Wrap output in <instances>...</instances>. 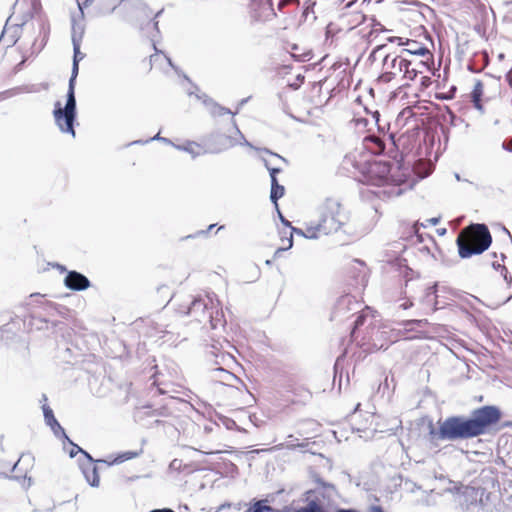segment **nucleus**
I'll return each mask as SVG.
<instances>
[{"mask_svg": "<svg viewBox=\"0 0 512 512\" xmlns=\"http://www.w3.org/2000/svg\"><path fill=\"white\" fill-rule=\"evenodd\" d=\"M413 224L418 225L420 224L419 221H415Z\"/></svg>", "mask_w": 512, "mask_h": 512, "instance_id": "59", "label": "nucleus"}, {"mask_svg": "<svg viewBox=\"0 0 512 512\" xmlns=\"http://www.w3.org/2000/svg\"><path fill=\"white\" fill-rule=\"evenodd\" d=\"M295 226H283V228L279 231L281 236V245L278 248V251H285L292 247L293 245V234L295 233Z\"/></svg>", "mask_w": 512, "mask_h": 512, "instance_id": "12", "label": "nucleus"}, {"mask_svg": "<svg viewBox=\"0 0 512 512\" xmlns=\"http://www.w3.org/2000/svg\"><path fill=\"white\" fill-rule=\"evenodd\" d=\"M22 457L16 461V455L12 451L6 449L0 442V474H6L8 471L21 472L20 464Z\"/></svg>", "mask_w": 512, "mask_h": 512, "instance_id": "7", "label": "nucleus"}, {"mask_svg": "<svg viewBox=\"0 0 512 512\" xmlns=\"http://www.w3.org/2000/svg\"><path fill=\"white\" fill-rule=\"evenodd\" d=\"M468 69H469L471 72H474V73H478V72H479V70H475V69H473L471 65H469V66H468Z\"/></svg>", "mask_w": 512, "mask_h": 512, "instance_id": "50", "label": "nucleus"}, {"mask_svg": "<svg viewBox=\"0 0 512 512\" xmlns=\"http://www.w3.org/2000/svg\"><path fill=\"white\" fill-rule=\"evenodd\" d=\"M413 231L415 232L417 238H418V242L419 243H424L425 242V238L423 236V233H420L419 230L417 229V226H411Z\"/></svg>", "mask_w": 512, "mask_h": 512, "instance_id": "33", "label": "nucleus"}, {"mask_svg": "<svg viewBox=\"0 0 512 512\" xmlns=\"http://www.w3.org/2000/svg\"><path fill=\"white\" fill-rule=\"evenodd\" d=\"M231 123L236 133L239 135L241 141H237L232 136L215 131L203 138V153L219 154L238 144L253 147L241 133L234 119H231Z\"/></svg>", "mask_w": 512, "mask_h": 512, "instance_id": "6", "label": "nucleus"}, {"mask_svg": "<svg viewBox=\"0 0 512 512\" xmlns=\"http://www.w3.org/2000/svg\"><path fill=\"white\" fill-rule=\"evenodd\" d=\"M321 226H306L305 231L299 228L295 229V234L305 238L314 239L318 237Z\"/></svg>", "mask_w": 512, "mask_h": 512, "instance_id": "19", "label": "nucleus"}, {"mask_svg": "<svg viewBox=\"0 0 512 512\" xmlns=\"http://www.w3.org/2000/svg\"><path fill=\"white\" fill-rule=\"evenodd\" d=\"M268 171L270 175V181L273 182L274 180H278L277 175L282 171V169L280 167L273 166L268 167Z\"/></svg>", "mask_w": 512, "mask_h": 512, "instance_id": "27", "label": "nucleus"}, {"mask_svg": "<svg viewBox=\"0 0 512 512\" xmlns=\"http://www.w3.org/2000/svg\"><path fill=\"white\" fill-rule=\"evenodd\" d=\"M317 224H347L350 221L349 210L340 199L326 197L315 210Z\"/></svg>", "mask_w": 512, "mask_h": 512, "instance_id": "5", "label": "nucleus"}, {"mask_svg": "<svg viewBox=\"0 0 512 512\" xmlns=\"http://www.w3.org/2000/svg\"><path fill=\"white\" fill-rule=\"evenodd\" d=\"M501 412L495 406H483L474 412V417L462 419L460 417H448L440 424L437 436L441 440L468 439L486 432L491 425L498 423Z\"/></svg>", "mask_w": 512, "mask_h": 512, "instance_id": "1", "label": "nucleus"}, {"mask_svg": "<svg viewBox=\"0 0 512 512\" xmlns=\"http://www.w3.org/2000/svg\"><path fill=\"white\" fill-rule=\"evenodd\" d=\"M284 192L285 188L283 185L279 184L278 180L271 182L270 200L276 207L278 200L283 197Z\"/></svg>", "mask_w": 512, "mask_h": 512, "instance_id": "17", "label": "nucleus"}, {"mask_svg": "<svg viewBox=\"0 0 512 512\" xmlns=\"http://www.w3.org/2000/svg\"><path fill=\"white\" fill-rule=\"evenodd\" d=\"M454 176H455V179H456L457 181H461V180H462V178H461L460 174L455 173V174H454Z\"/></svg>", "mask_w": 512, "mask_h": 512, "instance_id": "49", "label": "nucleus"}, {"mask_svg": "<svg viewBox=\"0 0 512 512\" xmlns=\"http://www.w3.org/2000/svg\"><path fill=\"white\" fill-rule=\"evenodd\" d=\"M140 143H142V141L138 140V141H134V142L130 143V145H132V144H140Z\"/></svg>", "mask_w": 512, "mask_h": 512, "instance_id": "52", "label": "nucleus"}, {"mask_svg": "<svg viewBox=\"0 0 512 512\" xmlns=\"http://www.w3.org/2000/svg\"><path fill=\"white\" fill-rule=\"evenodd\" d=\"M86 480L91 486L97 487L100 482V477L95 466H91L84 470Z\"/></svg>", "mask_w": 512, "mask_h": 512, "instance_id": "18", "label": "nucleus"}, {"mask_svg": "<svg viewBox=\"0 0 512 512\" xmlns=\"http://www.w3.org/2000/svg\"><path fill=\"white\" fill-rule=\"evenodd\" d=\"M471 102L473 103V106L475 109H477L480 112L484 111V108H483V105L481 102V98H479V100L471 99Z\"/></svg>", "mask_w": 512, "mask_h": 512, "instance_id": "31", "label": "nucleus"}, {"mask_svg": "<svg viewBox=\"0 0 512 512\" xmlns=\"http://www.w3.org/2000/svg\"><path fill=\"white\" fill-rule=\"evenodd\" d=\"M76 452H82L83 454L89 457L87 452L83 451L78 445L73 444V449L71 450L70 455L73 457L75 456Z\"/></svg>", "mask_w": 512, "mask_h": 512, "instance_id": "34", "label": "nucleus"}, {"mask_svg": "<svg viewBox=\"0 0 512 512\" xmlns=\"http://www.w3.org/2000/svg\"><path fill=\"white\" fill-rule=\"evenodd\" d=\"M133 8L135 10L139 11L140 13H142L145 18L148 19L150 17L151 10L147 6V4L145 2H143L142 0H134Z\"/></svg>", "mask_w": 512, "mask_h": 512, "instance_id": "21", "label": "nucleus"}, {"mask_svg": "<svg viewBox=\"0 0 512 512\" xmlns=\"http://www.w3.org/2000/svg\"><path fill=\"white\" fill-rule=\"evenodd\" d=\"M354 1H355V0H352V1L348 2L346 6H347V7H351Z\"/></svg>", "mask_w": 512, "mask_h": 512, "instance_id": "51", "label": "nucleus"}, {"mask_svg": "<svg viewBox=\"0 0 512 512\" xmlns=\"http://www.w3.org/2000/svg\"><path fill=\"white\" fill-rule=\"evenodd\" d=\"M505 259L506 258L504 256H502V258H501L502 263L495 261L493 263V267L504 278L507 285L510 286L512 284V275L509 272L507 265L505 264Z\"/></svg>", "mask_w": 512, "mask_h": 512, "instance_id": "16", "label": "nucleus"}, {"mask_svg": "<svg viewBox=\"0 0 512 512\" xmlns=\"http://www.w3.org/2000/svg\"><path fill=\"white\" fill-rule=\"evenodd\" d=\"M413 306V302L409 299H403V301L399 304V307L403 310H406Z\"/></svg>", "mask_w": 512, "mask_h": 512, "instance_id": "32", "label": "nucleus"}, {"mask_svg": "<svg viewBox=\"0 0 512 512\" xmlns=\"http://www.w3.org/2000/svg\"><path fill=\"white\" fill-rule=\"evenodd\" d=\"M385 47H386V45H384V44H383V45H378V46H376V47L374 48V50H373V54H375V53H377L378 51H380V50L384 49Z\"/></svg>", "mask_w": 512, "mask_h": 512, "instance_id": "46", "label": "nucleus"}, {"mask_svg": "<svg viewBox=\"0 0 512 512\" xmlns=\"http://www.w3.org/2000/svg\"><path fill=\"white\" fill-rule=\"evenodd\" d=\"M453 96L442 97V99H452Z\"/></svg>", "mask_w": 512, "mask_h": 512, "instance_id": "57", "label": "nucleus"}, {"mask_svg": "<svg viewBox=\"0 0 512 512\" xmlns=\"http://www.w3.org/2000/svg\"><path fill=\"white\" fill-rule=\"evenodd\" d=\"M196 97L203 102L205 107L208 109L210 114L212 116H222L226 114L235 115V113H232L230 109L221 106L220 104L216 103L213 99L208 97L205 93L196 94Z\"/></svg>", "mask_w": 512, "mask_h": 512, "instance_id": "11", "label": "nucleus"}, {"mask_svg": "<svg viewBox=\"0 0 512 512\" xmlns=\"http://www.w3.org/2000/svg\"><path fill=\"white\" fill-rule=\"evenodd\" d=\"M188 314L199 323L209 324L212 329L224 326L226 323L220 301L209 294L194 300Z\"/></svg>", "mask_w": 512, "mask_h": 512, "instance_id": "4", "label": "nucleus"}, {"mask_svg": "<svg viewBox=\"0 0 512 512\" xmlns=\"http://www.w3.org/2000/svg\"><path fill=\"white\" fill-rule=\"evenodd\" d=\"M499 123H500V121H499L498 119H496V120L494 121V125H499Z\"/></svg>", "mask_w": 512, "mask_h": 512, "instance_id": "55", "label": "nucleus"}, {"mask_svg": "<svg viewBox=\"0 0 512 512\" xmlns=\"http://www.w3.org/2000/svg\"><path fill=\"white\" fill-rule=\"evenodd\" d=\"M292 49H293L294 51H297V45H293Z\"/></svg>", "mask_w": 512, "mask_h": 512, "instance_id": "58", "label": "nucleus"}, {"mask_svg": "<svg viewBox=\"0 0 512 512\" xmlns=\"http://www.w3.org/2000/svg\"><path fill=\"white\" fill-rule=\"evenodd\" d=\"M363 321H364V316L363 315L358 316L357 319L355 320V326L358 327V326L362 325Z\"/></svg>", "mask_w": 512, "mask_h": 512, "instance_id": "41", "label": "nucleus"}, {"mask_svg": "<svg viewBox=\"0 0 512 512\" xmlns=\"http://www.w3.org/2000/svg\"><path fill=\"white\" fill-rule=\"evenodd\" d=\"M4 33H5V29L3 30V32H2V34L0 36V42L3 41L6 44L7 47H11V46L15 45L16 42H17V39L14 38V37H11L9 39H5Z\"/></svg>", "mask_w": 512, "mask_h": 512, "instance_id": "28", "label": "nucleus"}, {"mask_svg": "<svg viewBox=\"0 0 512 512\" xmlns=\"http://www.w3.org/2000/svg\"><path fill=\"white\" fill-rule=\"evenodd\" d=\"M441 220V217L440 216H437V217H432L430 219L427 220L428 224H438Z\"/></svg>", "mask_w": 512, "mask_h": 512, "instance_id": "40", "label": "nucleus"}, {"mask_svg": "<svg viewBox=\"0 0 512 512\" xmlns=\"http://www.w3.org/2000/svg\"><path fill=\"white\" fill-rule=\"evenodd\" d=\"M388 58H389V55H386L384 58V63H386L388 61Z\"/></svg>", "mask_w": 512, "mask_h": 512, "instance_id": "54", "label": "nucleus"}, {"mask_svg": "<svg viewBox=\"0 0 512 512\" xmlns=\"http://www.w3.org/2000/svg\"><path fill=\"white\" fill-rule=\"evenodd\" d=\"M391 165L386 162H375L370 167V173L377 174L381 181L389 180Z\"/></svg>", "mask_w": 512, "mask_h": 512, "instance_id": "13", "label": "nucleus"}, {"mask_svg": "<svg viewBox=\"0 0 512 512\" xmlns=\"http://www.w3.org/2000/svg\"><path fill=\"white\" fill-rule=\"evenodd\" d=\"M262 161L267 170H268V167H273V165L271 164V162L269 160L262 158Z\"/></svg>", "mask_w": 512, "mask_h": 512, "instance_id": "44", "label": "nucleus"}, {"mask_svg": "<svg viewBox=\"0 0 512 512\" xmlns=\"http://www.w3.org/2000/svg\"><path fill=\"white\" fill-rule=\"evenodd\" d=\"M163 12V9H161L160 11H158L153 19V26H154V29L157 31V33H159V28H158V21L156 20L157 17L161 16Z\"/></svg>", "mask_w": 512, "mask_h": 512, "instance_id": "36", "label": "nucleus"}, {"mask_svg": "<svg viewBox=\"0 0 512 512\" xmlns=\"http://www.w3.org/2000/svg\"><path fill=\"white\" fill-rule=\"evenodd\" d=\"M410 323L420 324V323H422V320H412V321H408L406 324H410Z\"/></svg>", "mask_w": 512, "mask_h": 512, "instance_id": "47", "label": "nucleus"}, {"mask_svg": "<svg viewBox=\"0 0 512 512\" xmlns=\"http://www.w3.org/2000/svg\"><path fill=\"white\" fill-rule=\"evenodd\" d=\"M402 53L417 55V56H425L428 53V49L425 46H419L416 50L412 49H403Z\"/></svg>", "mask_w": 512, "mask_h": 512, "instance_id": "25", "label": "nucleus"}, {"mask_svg": "<svg viewBox=\"0 0 512 512\" xmlns=\"http://www.w3.org/2000/svg\"><path fill=\"white\" fill-rule=\"evenodd\" d=\"M436 233L439 236H443L446 233V228H438V229H436Z\"/></svg>", "mask_w": 512, "mask_h": 512, "instance_id": "45", "label": "nucleus"}, {"mask_svg": "<svg viewBox=\"0 0 512 512\" xmlns=\"http://www.w3.org/2000/svg\"><path fill=\"white\" fill-rule=\"evenodd\" d=\"M483 95V84L480 80H477L472 92L470 93V98L479 100V98H482Z\"/></svg>", "mask_w": 512, "mask_h": 512, "instance_id": "23", "label": "nucleus"}, {"mask_svg": "<svg viewBox=\"0 0 512 512\" xmlns=\"http://www.w3.org/2000/svg\"><path fill=\"white\" fill-rule=\"evenodd\" d=\"M248 101V98L242 99L239 103V107L243 106Z\"/></svg>", "mask_w": 512, "mask_h": 512, "instance_id": "48", "label": "nucleus"}, {"mask_svg": "<svg viewBox=\"0 0 512 512\" xmlns=\"http://www.w3.org/2000/svg\"><path fill=\"white\" fill-rule=\"evenodd\" d=\"M375 116L377 117L376 120L378 121V118H379V112L378 111H376Z\"/></svg>", "mask_w": 512, "mask_h": 512, "instance_id": "56", "label": "nucleus"}, {"mask_svg": "<svg viewBox=\"0 0 512 512\" xmlns=\"http://www.w3.org/2000/svg\"><path fill=\"white\" fill-rule=\"evenodd\" d=\"M65 286L71 290L81 291L90 286V281L84 275L76 271H70L64 280Z\"/></svg>", "mask_w": 512, "mask_h": 512, "instance_id": "8", "label": "nucleus"}, {"mask_svg": "<svg viewBox=\"0 0 512 512\" xmlns=\"http://www.w3.org/2000/svg\"><path fill=\"white\" fill-rule=\"evenodd\" d=\"M310 55V53H304L303 55H296V54H293V57L298 60V61H306V60H309L310 57H308Z\"/></svg>", "mask_w": 512, "mask_h": 512, "instance_id": "37", "label": "nucleus"}, {"mask_svg": "<svg viewBox=\"0 0 512 512\" xmlns=\"http://www.w3.org/2000/svg\"><path fill=\"white\" fill-rule=\"evenodd\" d=\"M303 79H304V77H303V76L298 75L297 80H301V81H303Z\"/></svg>", "mask_w": 512, "mask_h": 512, "instance_id": "53", "label": "nucleus"}, {"mask_svg": "<svg viewBox=\"0 0 512 512\" xmlns=\"http://www.w3.org/2000/svg\"><path fill=\"white\" fill-rule=\"evenodd\" d=\"M83 30L79 35L76 33V28L73 25L72 29V44H73V62L71 76L68 82V90L66 94V104L62 107L61 102L57 101L54 105L53 116L55 123L59 130L63 133L71 134L75 137L74 124L77 118V103L75 97V84L76 78L79 73V62L84 58V54L80 51Z\"/></svg>", "mask_w": 512, "mask_h": 512, "instance_id": "2", "label": "nucleus"}, {"mask_svg": "<svg viewBox=\"0 0 512 512\" xmlns=\"http://www.w3.org/2000/svg\"><path fill=\"white\" fill-rule=\"evenodd\" d=\"M478 220H479L478 218H469L467 215H461V216L457 217L455 220L449 221L448 224H459L462 221H468L469 225L480 224L478 222Z\"/></svg>", "mask_w": 512, "mask_h": 512, "instance_id": "24", "label": "nucleus"}, {"mask_svg": "<svg viewBox=\"0 0 512 512\" xmlns=\"http://www.w3.org/2000/svg\"><path fill=\"white\" fill-rule=\"evenodd\" d=\"M123 0H98L97 8L100 15H106L112 13ZM93 0H85L84 2L78 3L79 10L83 14V8H87L92 4Z\"/></svg>", "mask_w": 512, "mask_h": 512, "instance_id": "9", "label": "nucleus"}, {"mask_svg": "<svg viewBox=\"0 0 512 512\" xmlns=\"http://www.w3.org/2000/svg\"><path fill=\"white\" fill-rule=\"evenodd\" d=\"M43 412L47 424L52 427L54 432L56 434H58V432H61L62 434L65 435V431L54 417L53 411L49 407L45 406L43 407Z\"/></svg>", "mask_w": 512, "mask_h": 512, "instance_id": "14", "label": "nucleus"}, {"mask_svg": "<svg viewBox=\"0 0 512 512\" xmlns=\"http://www.w3.org/2000/svg\"><path fill=\"white\" fill-rule=\"evenodd\" d=\"M151 512H175L172 509L169 508H163V509H154Z\"/></svg>", "mask_w": 512, "mask_h": 512, "instance_id": "43", "label": "nucleus"}, {"mask_svg": "<svg viewBox=\"0 0 512 512\" xmlns=\"http://www.w3.org/2000/svg\"><path fill=\"white\" fill-rule=\"evenodd\" d=\"M506 79L509 82V84L512 86V68L507 72Z\"/></svg>", "mask_w": 512, "mask_h": 512, "instance_id": "42", "label": "nucleus"}, {"mask_svg": "<svg viewBox=\"0 0 512 512\" xmlns=\"http://www.w3.org/2000/svg\"><path fill=\"white\" fill-rule=\"evenodd\" d=\"M263 151H264L265 153H267V154H270V155H272V156H274V157L278 158L279 160H281V161H283V162H287V160H286L284 157L280 156V155H279V154H277V153L272 152L271 150H269V149H267V148L263 149Z\"/></svg>", "mask_w": 512, "mask_h": 512, "instance_id": "35", "label": "nucleus"}, {"mask_svg": "<svg viewBox=\"0 0 512 512\" xmlns=\"http://www.w3.org/2000/svg\"><path fill=\"white\" fill-rule=\"evenodd\" d=\"M265 503H266L265 500L257 501L253 505L252 509H249L246 512H275V510L273 508H271L270 506L266 505Z\"/></svg>", "mask_w": 512, "mask_h": 512, "instance_id": "22", "label": "nucleus"}, {"mask_svg": "<svg viewBox=\"0 0 512 512\" xmlns=\"http://www.w3.org/2000/svg\"><path fill=\"white\" fill-rule=\"evenodd\" d=\"M456 243L459 256L469 258L486 251L492 243V236L487 226H465L459 232Z\"/></svg>", "mask_w": 512, "mask_h": 512, "instance_id": "3", "label": "nucleus"}, {"mask_svg": "<svg viewBox=\"0 0 512 512\" xmlns=\"http://www.w3.org/2000/svg\"><path fill=\"white\" fill-rule=\"evenodd\" d=\"M153 48H154V50H155V53H154V54H152V55L150 56V63H151V64H153V63L157 60V58H158V55H159V54H163V56H164V58L166 59V61H167L168 65H169L172 69H174V71H175L177 74H180V70H179V68H178V67L173 63L172 59H171L169 56H167L163 51L159 50V49L156 47V44H155L154 42H153Z\"/></svg>", "mask_w": 512, "mask_h": 512, "instance_id": "20", "label": "nucleus"}, {"mask_svg": "<svg viewBox=\"0 0 512 512\" xmlns=\"http://www.w3.org/2000/svg\"><path fill=\"white\" fill-rule=\"evenodd\" d=\"M277 208V211H278V214H279V218H280V221H281V224H292L290 221H288L281 213L280 211L278 210V206L276 207Z\"/></svg>", "mask_w": 512, "mask_h": 512, "instance_id": "39", "label": "nucleus"}, {"mask_svg": "<svg viewBox=\"0 0 512 512\" xmlns=\"http://www.w3.org/2000/svg\"><path fill=\"white\" fill-rule=\"evenodd\" d=\"M387 41L388 42H395V41H398V44L399 45H409V44H414V45H417L418 43L416 41H413V40H406L405 42L402 41V39L400 37H396V36H391V37H388L387 38Z\"/></svg>", "mask_w": 512, "mask_h": 512, "instance_id": "26", "label": "nucleus"}, {"mask_svg": "<svg viewBox=\"0 0 512 512\" xmlns=\"http://www.w3.org/2000/svg\"><path fill=\"white\" fill-rule=\"evenodd\" d=\"M411 61L402 58L401 56L392 59L391 67L397 69L399 72H404V78L409 81L415 80L418 75V70L410 68Z\"/></svg>", "mask_w": 512, "mask_h": 512, "instance_id": "10", "label": "nucleus"}, {"mask_svg": "<svg viewBox=\"0 0 512 512\" xmlns=\"http://www.w3.org/2000/svg\"><path fill=\"white\" fill-rule=\"evenodd\" d=\"M501 148L504 151L511 153L512 152V137L505 139L501 144Z\"/></svg>", "mask_w": 512, "mask_h": 512, "instance_id": "29", "label": "nucleus"}, {"mask_svg": "<svg viewBox=\"0 0 512 512\" xmlns=\"http://www.w3.org/2000/svg\"><path fill=\"white\" fill-rule=\"evenodd\" d=\"M205 454H215L220 453L222 450L220 448H207L205 450H201Z\"/></svg>", "mask_w": 512, "mask_h": 512, "instance_id": "38", "label": "nucleus"}, {"mask_svg": "<svg viewBox=\"0 0 512 512\" xmlns=\"http://www.w3.org/2000/svg\"><path fill=\"white\" fill-rule=\"evenodd\" d=\"M154 140L161 141L165 144L172 145L173 147L175 145L169 138L161 137L159 133L150 139V141H154Z\"/></svg>", "mask_w": 512, "mask_h": 512, "instance_id": "30", "label": "nucleus"}, {"mask_svg": "<svg viewBox=\"0 0 512 512\" xmlns=\"http://www.w3.org/2000/svg\"><path fill=\"white\" fill-rule=\"evenodd\" d=\"M174 147L177 150L189 153L192 156V158H196L202 153L200 151V145L193 141H188L185 144H175Z\"/></svg>", "mask_w": 512, "mask_h": 512, "instance_id": "15", "label": "nucleus"}]
</instances>
